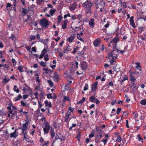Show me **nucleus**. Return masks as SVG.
<instances>
[{
  "label": "nucleus",
  "instance_id": "a878e982",
  "mask_svg": "<svg viewBox=\"0 0 146 146\" xmlns=\"http://www.w3.org/2000/svg\"><path fill=\"white\" fill-rule=\"evenodd\" d=\"M13 90L15 92L17 93H18L19 92V90L17 88V86L16 85H15L14 86Z\"/></svg>",
  "mask_w": 146,
  "mask_h": 146
},
{
  "label": "nucleus",
  "instance_id": "7ed1b4c3",
  "mask_svg": "<svg viewBox=\"0 0 146 146\" xmlns=\"http://www.w3.org/2000/svg\"><path fill=\"white\" fill-rule=\"evenodd\" d=\"M39 24L42 27L47 28L48 26L49 25L50 23L46 19L44 18L40 21Z\"/></svg>",
  "mask_w": 146,
  "mask_h": 146
},
{
  "label": "nucleus",
  "instance_id": "e433bc0d",
  "mask_svg": "<svg viewBox=\"0 0 146 146\" xmlns=\"http://www.w3.org/2000/svg\"><path fill=\"white\" fill-rule=\"evenodd\" d=\"M40 64L41 66H42L44 68L46 67V63L42 61H41L40 62Z\"/></svg>",
  "mask_w": 146,
  "mask_h": 146
},
{
  "label": "nucleus",
  "instance_id": "e2e57ef3",
  "mask_svg": "<svg viewBox=\"0 0 146 146\" xmlns=\"http://www.w3.org/2000/svg\"><path fill=\"white\" fill-rule=\"evenodd\" d=\"M47 98L48 99L52 98V94H47Z\"/></svg>",
  "mask_w": 146,
  "mask_h": 146
},
{
  "label": "nucleus",
  "instance_id": "c85d7f7f",
  "mask_svg": "<svg viewBox=\"0 0 146 146\" xmlns=\"http://www.w3.org/2000/svg\"><path fill=\"white\" fill-rule=\"evenodd\" d=\"M10 38L13 40H16V36L14 34H12Z\"/></svg>",
  "mask_w": 146,
  "mask_h": 146
},
{
  "label": "nucleus",
  "instance_id": "bf43d9fd",
  "mask_svg": "<svg viewBox=\"0 0 146 146\" xmlns=\"http://www.w3.org/2000/svg\"><path fill=\"white\" fill-rule=\"evenodd\" d=\"M108 140V139H104L102 140L101 142H103L104 144L105 145L106 144Z\"/></svg>",
  "mask_w": 146,
  "mask_h": 146
},
{
  "label": "nucleus",
  "instance_id": "6e6d98bb",
  "mask_svg": "<svg viewBox=\"0 0 146 146\" xmlns=\"http://www.w3.org/2000/svg\"><path fill=\"white\" fill-rule=\"evenodd\" d=\"M144 41H143V40H142L141 39V40H138L137 41V42H140V44H142L143 45H145V43L144 42Z\"/></svg>",
  "mask_w": 146,
  "mask_h": 146
},
{
  "label": "nucleus",
  "instance_id": "dca6fc26",
  "mask_svg": "<svg viewBox=\"0 0 146 146\" xmlns=\"http://www.w3.org/2000/svg\"><path fill=\"white\" fill-rule=\"evenodd\" d=\"M138 37H139V36H138ZM141 38L142 40H143L145 42H146V31H145L143 35L140 37Z\"/></svg>",
  "mask_w": 146,
  "mask_h": 146
},
{
  "label": "nucleus",
  "instance_id": "603ef678",
  "mask_svg": "<svg viewBox=\"0 0 146 146\" xmlns=\"http://www.w3.org/2000/svg\"><path fill=\"white\" fill-rule=\"evenodd\" d=\"M70 101L69 98L68 97L65 96L64 97V101Z\"/></svg>",
  "mask_w": 146,
  "mask_h": 146
},
{
  "label": "nucleus",
  "instance_id": "f704fd0d",
  "mask_svg": "<svg viewBox=\"0 0 146 146\" xmlns=\"http://www.w3.org/2000/svg\"><path fill=\"white\" fill-rule=\"evenodd\" d=\"M140 103L143 105H146V100L145 99L141 100L140 102Z\"/></svg>",
  "mask_w": 146,
  "mask_h": 146
},
{
  "label": "nucleus",
  "instance_id": "20e7f679",
  "mask_svg": "<svg viewBox=\"0 0 146 146\" xmlns=\"http://www.w3.org/2000/svg\"><path fill=\"white\" fill-rule=\"evenodd\" d=\"M70 65V67H71V70L72 71H74L78 68V63L76 61H75L74 62H71Z\"/></svg>",
  "mask_w": 146,
  "mask_h": 146
},
{
  "label": "nucleus",
  "instance_id": "cd10ccee",
  "mask_svg": "<svg viewBox=\"0 0 146 146\" xmlns=\"http://www.w3.org/2000/svg\"><path fill=\"white\" fill-rule=\"evenodd\" d=\"M22 98V96L21 94H19L18 96L15 98L14 101L16 102L19 100L20 98Z\"/></svg>",
  "mask_w": 146,
  "mask_h": 146
},
{
  "label": "nucleus",
  "instance_id": "1a4fd4ad",
  "mask_svg": "<svg viewBox=\"0 0 146 146\" xmlns=\"http://www.w3.org/2000/svg\"><path fill=\"white\" fill-rule=\"evenodd\" d=\"M76 35L75 33H74L70 34V37L67 39V41L70 43H71L73 42V40L75 38Z\"/></svg>",
  "mask_w": 146,
  "mask_h": 146
},
{
  "label": "nucleus",
  "instance_id": "423d86ee",
  "mask_svg": "<svg viewBox=\"0 0 146 146\" xmlns=\"http://www.w3.org/2000/svg\"><path fill=\"white\" fill-rule=\"evenodd\" d=\"M90 101L92 102L96 103L97 105H98L100 103V101L99 100L96 98L94 96H92L89 98Z\"/></svg>",
  "mask_w": 146,
  "mask_h": 146
},
{
  "label": "nucleus",
  "instance_id": "bb28decb",
  "mask_svg": "<svg viewBox=\"0 0 146 146\" xmlns=\"http://www.w3.org/2000/svg\"><path fill=\"white\" fill-rule=\"evenodd\" d=\"M57 19L58 23H60L62 21V17L61 15H60L58 17Z\"/></svg>",
  "mask_w": 146,
  "mask_h": 146
},
{
  "label": "nucleus",
  "instance_id": "8fccbe9b",
  "mask_svg": "<svg viewBox=\"0 0 146 146\" xmlns=\"http://www.w3.org/2000/svg\"><path fill=\"white\" fill-rule=\"evenodd\" d=\"M53 126L54 128L56 129L57 128L58 126V124L56 121H54L53 123Z\"/></svg>",
  "mask_w": 146,
  "mask_h": 146
},
{
  "label": "nucleus",
  "instance_id": "2eb2a0df",
  "mask_svg": "<svg viewBox=\"0 0 146 146\" xmlns=\"http://www.w3.org/2000/svg\"><path fill=\"white\" fill-rule=\"evenodd\" d=\"M134 17L133 16H131L130 19V22L131 25L133 27H135V24L133 20Z\"/></svg>",
  "mask_w": 146,
  "mask_h": 146
},
{
  "label": "nucleus",
  "instance_id": "c9c22d12",
  "mask_svg": "<svg viewBox=\"0 0 146 146\" xmlns=\"http://www.w3.org/2000/svg\"><path fill=\"white\" fill-rule=\"evenodd\" d=\"M3 69L5 70V68L7 70L9 69V66L8 64H5L3 65Z\"/></svg>",
  "mask_w": 146,
  "mask_h": 146
},
{
  "label": "nucleus",
  "instance_id": "a211bd4d",
  "mask_svg": "<svg viewBox=\"0 0 146 146\" xmlns=\"http://www.w3.org/2000/svg\"><path fill=\"white\" fill-rule=\"evenodd\" d=\"M19 129H15V131L13 133H11L10 137L11 138H16L18 136V135L16 133V130H18Z\"/></svg>",
  "mask_w": 146,
  "mask_h": 146
},
{
  "label": "nucleus",
  "instance_id": "f257e3e1",
  "mask_svg": "<svg viewBox=\"0 0 146 146\" xmlns=\"http://www.w3.org/2000/svg\"><path fill=\"white\" fill-rule=\"evenodd\" d=\"M117 44H113V50L111 51V52L108 54V58L110 60V62L111 65L114 64V62H115V59L117 58V55L116 54H114V52L116 50H118L116 48Z\"/></svg>",
  "mask_w": 146,
  "mask_h": 146
},
{
  "label": "nucleus",
  "instance_id": "412c9836",
  "mask_svg": "<svg viewBox=\"0 0 146 146\" xmlns=\"http://www.w3.org/2000/svg\"><path fill=\"white\" fill-rule=\"evenodd\" d=\"M119 38L118 37H115L111 41V42L113 44H117V43L119 41Z\"/></svg>",
  "mask_w": 146,
  "mask_h": 146
},
{
  "label": "nucleus",
  "instance_id": "9b49d317",
  "mask_svg": "<svg viewBox=\"0 0 146 146\" xmlns=\"http://www.w3.org/2000/svg\"><path fill=\"white\" fill-rule=\"evenodd\" d=\"M77 7V5L76 3L74 2L70 6L69 8L71 11H73Z\"/></svg>",
  "mask_w": 146,
  "mask_h": 146
},
{
  "label": "nucleus",
  "instance_id": "7c9ffc66",
  "mask_svg": "<svg viewBox=\"0 0 146 146\" xmlns=\"http://www.w3.org/2000/svg\"><path fill=\"white\" fill-rule=\"evenodd\" d=\"M71 49L70 48V46H68L67 48L64 50V52L65 53H67L68 51H70Z\"/></svg>",
  "mask_w": 146,
  "mask_h": 146
},
{
  "label": "nucleus",
  "instance_id": "393cba45",
  "mask_svg": "<svg viewBox=\"0 0 146 146\" xmlns=\"http://www.w3.org/2000/svg\"><path fill=\"white\" fill-rule=\"evenodd\" d=\"M121 4H122L121 6L125 8H126L127 6V2H122L121 1Z\"/></svg>",
  "mask_w": 146,
  "mask_h": 146
},
{
  "label": "nucleus",
  "instance_id": "49530a36",
  "mask_svg": "<svg viewBox=\"0 0 146 146\" xmlns=\"http://www.w3.org/2000/svg\"><path fill=\"white\" fill-rule=\"evenodd\" d=\"M116 141L121 142V138L120 136L118 135L117 137Z\"/></svg>",
  "mask_w": 146,
  "mask_h": 146
},
{
  "label": "nucleus",
  "instance_id": "4d7b16f0",
  "mask_svg": "<svg viewBox=\"0 0 146 146\" xmlns=\"http://www.w3.org/2000/svg\"><path fill=\"white\" fill-rule=\"evenodd\" d=\"M68 17H71V15H70V13H68V14H65V15H64V19H66Z\"/></svg>",
  "mask_w": 146,
  "mask_h": 146
},
{
  "label": "nucleus",
  "instance_id": "39448f33",
  "mask_svg": "<svg viewBox=\"0 0 146 146\" xmlns=\"http://www.w3.org/2000/svg\"><path fill=\"white\" fill-rule=\"evenodd\" d=\"M98 83L97 81H96L91 86V89L90 92V93H92L96 91L97 88V85Z\"/></svg>",
  "mask_w": 146,
  "mask_h": 146
},
{
  "label": "nucleus",
  "instance_id": "864d4df0",
  "mask_svg": "<svg viewBox=\"0 0 146 146\" xmlns=\"http://www.w3.org/2000/svg\"><path fill=\"white\" fill-rule=\"evenodd\" d=\"M12 104L11 103H10L9 104V106L7 108V109L9 110V111H12L11 109V107Z\"/></svg>",
  "mask_w": 146,
  "mask_h": 146
},
{
  "label": "nucleus",
  "instance_id": "f3484780",
  "mask_svg": "<svg viewBox=\"0 0 146 146\" xmlns=\"http://www.w3.org/2000/svg\"><path fill=\"white\" fill-rule=\"evenodd\" d=\"M50 134V135L51 137L52 138H53L55 135V132L54 129L53 127H51V128Z\"/></svg>",
  "mask_w": 146,
  "mask_h": 146
},
{
  "label": "nucleus",
  "instance_id": "5701e85b",
  "mask_svg": "<svg viewBox=\"0 0 146 146\" xmlns=\"http://www.w3.org/2000/svg\"><path fill=\"white\" fill-rule=\"evenodd\" d=\"M44 103L45 104V106L49 107L51 108L52 107V104L50 102H48V101L46 100L44 102Z\"/></svg>",
  "mask_w": 146,
  "mask_h": 146
},
{
  "label": "nucleus",
  "instance_id": "79ce46f5",
  "mask_svg": "<svg viewBox=\"0 0 146 146\" xmlns=\"http://www.w3.org/2000/svg\"><path fill=\"white\" fill-rule=\"evenodd\" d=\"M48 82V83L51 87H52L53 86V82L50 80H49L47 81Z\"/></svg>",
  "mask_w": 146,
  "mask_h": 146
},
{
  "label": "nucleus",
  "instance_id": "2f4dec72",
  "mask_svg": "<svg viewBox=\"0 0 146 146\" xmlns=\"http://www.w3.org/2000/svg\"><path fill=\"white\" fill-rule=\"evenodd\" d=\"M100 139H101L100 138L98 137L97 136V135L96 136L95 138V143H98L99 142L100 140Z\"/></svg>",
  "mask_w": 146,
  "mask_h": 146
},
{
  "label": "nucleus",
  "instance_id": "de8ad7c7",
  "mask_svg": "<svg viewBox=\"0 0 146 146\" xmlns=\"http://www.w3.org/2000/svg\"><path fill=\"white\" fill-rule=\"evenodd\" d=\"M100 51H99L98 52H100V51H103L104 50V46L102 45L100 46V48L99 49Z\"/></svg>",
  "mask_w": 146,
  "mask_h": 146
},
{
  "label": "nucleus",
  "instance_id": "72a5a7b5",
  "mask_svg": "<svg viewBox=\"0 0 146 146\" xmlns=\"http://www.w3.org/2000/svg\"><path fill=\"white\" fill-rule=\"evenodd\" d=\"M122 82H124V81L125 80H128V77L125 75H124V76H123L122 77Z\"/></svg>",
  "mask_w": 146,
  "mask_h": 146
},
{
  "label": "nucleus",
  "instance_id": "680f3d73",
  "mask_svg": "<svg viewBox=\"0 0 146 146\" xmlns=\"http://www.w3.org/2000/svg\"><path fill=\"white\" fill-rule=\"evenodd\" d=\"M44 56V60L46 61H48L49 59V58H48V54L45 55V56Z\"/></svg>",
  "mask_w": 146,
  "mask_h": 146
},
{
  "label": "nucleus",
  "instance_id": "69168bd1",
  "mask_svg": "<svg viewBox=\"0 0 146 146\" xmlns=\"http://www.w3.org/2000/svg\"><path fill=\"white\" fill-rule=\"evenodd\" d=\"M108 85L110 86L113 87L114 86V84L112 81H111L109 82L108 84Z\"/></svg>",
  "mask_w": 146,
  "mask_h": 146
},
{
  "label": "nucleus",
  "instance_id": "a18cd8bd",
  "mask_svg": "<svg viewBox=\"0 0 146 146\" xmlns=\"http://www.w3.org/2000/svg\"><path fill=\"white\" fill-rule=\"evenodd\" d=\"M88 85L87 83H86L84 87V91L87 90L88 89Z\"/></svg>",
  "mask_w": 146,
  "mask_h": 146
},
{
  "label": "nucleus",
  "instance_id": "37998d69",
  "mask_svg": "<svg viewBox=\"0 0 146 146\" xmlns=\"http://www.w3.org/2000/svg\"><path fill=\"white\" fill-rule=\"evenodd\" d=\"M55 11L56 10L55 9H51L50 10V15L51 16H53L54 14L55 13Z\"/></svg>",
  "mask_w": 146,
  "mask_h": 146
},
{
  "label": "nucleus",
  "instance_id": "6ab92c4d",
  "mask_svg": "<svg viewBox=\"0 0 146 146\" xmlns=\"http://www.w3.org/2000/svg\"><path fill=\"white\" fill-rule=\"evenodd\" d=\"M100 40L96 39L94 42V46L96 47L100 45Z\"/></svg>",
  "mask_w": 146,
  "mask_h": 146
},
{
  "label": "nucleus",
  "instance_id": "3c124183",
  "mask_svg": "<svg viewBox=\"0 0 146 146\" xmlns=\"http://www.w3.org/2000/svg\"><path fill=\"white\" fill-rule=\"evenodd\" d=\"M100 6H104L105 5V3L103 1H101L98 4Z\"/></svg>",
  "mask_w": 146,
  "mask_h": 146
},
{
  "label": "nucleus",
  "instance_id": "a19ab883",
  "mask_svg": "<svg viewBox=\"0 0 146 146\" xmlns=\"http://www.w3.org/2000/svg\"><path fill=\"white\" fill-rule=\"evenodd\" d=\"M17 68L19 70V71L21 72H23V71L22 70L23 66H19Z\"/></svg>",
  "mask_w": 146,
  "mask_h": 146
},
{
  "label": "nucleus",
  "instance_id": "338daca9",
  "mask_svg": "<svg viewBox=\"0 0 146 146\" xmlns=\"http://www.w3.org/2000/svg\"><path fill=\"white\" fill-rule=\"evenodd\" d=\"M71 19L72 20H75L76 19V17L75 15H72L71 16Z\"/></svg>",
  "mask_w": 146,
  "mask_h": 146
},
{
  "label": "nucleus",
  "instance_id": "f8f14e48",
  "mask_svg": "<svg viewBox=\"0 0 146 146\" xmlns=\"http://www.w3.org/2000/svg\"><path fill=\"white\" fill-rule=\"evenodd\" d=\"M9 113L12 115L11 116V119H13L15 116L17 115V111L16 110L13 111V110L9 111Z\"/></svg>",
  "mask_w": 146,
  "mask_h": 146
},
{
  "label": "nucleus",
  "instance_id": "9d476101",
  "mask_svg": "<svg viewBox=\"0 0 146 146\" xmlns=\"http://www.w3.org/2000/svg\"><path fill=\"white\" fill-rule=\"evenodd\" d=\"M129 73H130V81L131 82H135V81L136 79L135 77V76L136 74L134 72H132L131 70L129 71Z\"/></svg>",
  "mask_w": 146,
  "mask_h": 146
},
{
  "label": "nucleus",
  "instance_id": "0eeeda50",
  "mask_svg": "<svg viewBox=\"0 0 146 146\" xmlns=\"http://www.w3.org/2000/svg\"><path fill=\"white\" fill-rule=\"evenodd\" d=\"M50 125L48 124L47 121L46 123L45 127L43 128V131L44 132V134H47L48 133L49 130L50 129Z\"/></svg>",
  "mask_w": 146,
  "mask_h": 146
},
{
  "label": "nucleus",
  "instance_id": "13d9d810",
  "mask_svg": "<svg viewBox=\"0 0 146 146\" xmlns=\"http://www.w3.org/2000/svg\"><path fill=\"white\" fill-rule=\"evenodd\" d=\"M34 94L35 96V98H32V100H33V99H34L35 98H36L37 99H38V92H36V93H35Z\"/></svg>",
  "mask_w": 146,
  "mask_h": 146
},
{
  "label": "nucleus",
  "instance_id": "4c0bfd02",
  "mask_svg": "<svg viewBox=\"0 0 146 146\" xmlns=\"http://www.w3.org/2000/svg\"><path fill=\"white\" fill-rule=\"evenodd\" d=\"M57 72H55L54 73V78L55 80H58L59 79V76L58 75H56Z\"/></svg>",
  "mask_w": 146,
  "mask_h": 146
},
{
  "label": "nucleus",
  "instance_id": "5fc2aeb1",
  "mask_svg": "<svg viewBox=\"0 0 146 146\" xmlns=\"http://www.w3.org/2000/svg\"><path fill=\"white\" fill-rule=\"evenodd\" d=\"M137 137L138 138V141H142V142H143V139L141 137L140 135L139 134H138L137 135Z\"/></svg>",
  "mask_w": 146,
  "mask_h": 146
},
{
  "label": "nucleus",
  "instance_id": "6e6552de",
  "mask_svg": "<svg viewBox=\"0 0 146 146\" xmlns=\"http://www.w3.org/2000/svg\"><path fill=\"white\" fill-rule=\"evenodd\" d=\"M80 68L83 70H86L88 66V65L87 62L83 61L80 64Z\"/></svg>",
  "mask_w": 146,
  "mask_h": 146
},
{
  "label": "nucleus",
  "instance_id": "ddd939ff",
  "mask_svg": "<svg viewBox=\"0 0 146 146\" xmlns=\"http://www.w3.org/2000/svg\"><path fill=\"white\" fill-rule=\"evenodd\" d=\"M29 121H27L23 125V128L21 129V128H19V129H22V131H25L27 129V127L29 125Z\"/></svg>",
  "mask_w": 146,
  "mask_h": 146
},
{
  "label": "nucleus",
  "instance_id": "4468645a",
  "mask_svg": "<svg viewBox=\"0 0 146 146\" xmlns=\"http://www.w3.org/2000/svg\"><path fill=\"white\" fill-rule=\"evenodd\" d=\"M68 22L67 19L65 20L62 23V28L64 29H65L67 27V25Z\"/></svg>",
  "mask_w": 146,
  "mask_h": 146
},
{
  "label": "nucleus",
  "instance_id": "b1692460",
  "mask_svg": "<svg viewBox=\"0 0 146 146\" xmlns=\"http://www.w3.org/2000/svg\"><path fill=\"white\" fill-rule=\"evenodd\" d=\"M135 64L136 65L135 66V68L137 69H138L139 70H141V67L140 66V64L139 62H136Z\"/></svg>",
  "mask_w": 146,
  "mask_h": 146
},
{
  "label": "nucleus",
  "instance_id": "aec40b11",
  "mask_svg": "<svg viewBox=\"0 0 146 146\" xmlns=\"http://www.w3.org/2000/svg\"><path fill=\"white\" fill-rule=\"evenodd\" d=\"M28 11L25 8H22V10L21 13L23 17H24L25 16V15L27 13Z\"/></svg>",
  "mask_w": 146,
  "mask_h": 146
},
{
  "label": "nucleus",
  "instance_id": "c756f323",
  "mask_svg": "<svg viewBox=\"0 0 146 146\" xmlns=\"http://www.w3.org/2000/svg\"><path fill=\"white\" fill-rule=\"evenodd\" d=\"M86 99L84 97H83L82 99L79 101L77 104H82L85 101Z\"/></svg>",
  "mask_w": 146,
  "mask_h": 146
},
{
  "label": "nucleus",
  "instance_id": "0e129e2a",
  "mask_svg": "<svg viewBox=\"0 0 146 146\" xmlns=\"http://www.w3.org/2000/svg\"><path fill=\"white\" fill-rule=\"evenodd\" d=\"M121 110V108H117V114H118L120 113Z\"/></svg>",
  "mask_w": 146,
  "mask_h": 146
},
{
  "label": "nucleus",
  "instance_id": "09e8293b",
  "mask_svg": "<svg viewBox=\"0 0 146 146\" xmlns=\"http://www.w3.org/2000/svg\"><path fill=\"white\" fill-rule=\"evenodd\" d=\"M71 114V112L70 111H68L66 113V117H68L70 118V116Z\"/></svg>",
  "mask_w": 146,
  "mask_h": 146
},
{
  "label": "nucleus",
  "instance_id": "58836bf2",
  "mask_svg": "<svg viewBox=\"0 0 146 146\" xmlns=\"http://www.w3.org/2000/svg\"><path fill=\"white\" fill-rule=\"evenodd\" d=\"M125 96L126 99V100L125 101L126 102L128 103H129V101H130V99L129 98L128 95H125Z\"/></svg>",
  "mask_w": 146,
  "mask_h": 146
},
{
  "label": "nucleus",
  "instance_id": "c03bdc74",
  "mask_svg": "<svg viewBox=\"0 0 146 146\" xmlns=\"http://www.w3.org/2000/svg\"><path fill=\"white\" fill-rule=\"evenodd\" d=\"M47 51V50L46 48H44L43 50L42 51L41 53L44 55V54L46 53Z\"/></svg>",
  "mask_w": 146,
  "mask_h": 146
},
{
  "label": "nucleus",
  "instance_id": "4be33fe9",
  "mask_svg": "<svg viewBox=\"0 0 146 146\" xmlns=\"http://www.w3.org/2000/svg\"><path fill=\"white\" fill-rule=\"evenodd\" d=\"M94 19H91L89 22V24L90 25L91 27H94Z\"/></svg>",
  "mask_w": 146,
  "mask_h": 146
},
{
  "label": "nucleus",
  "instance_id": "774afa93",
  "mask_svg": "<svg viewBox=\"0 0 146 146\" xmlns=\"http://www.w3.org/2000/svg\"><path fill=\"white\" fill-rule=\"evenodd\" d=\"M137 5H138V7L139 8H140L141 7H142L143 6L142 3L141 2H140L139 3H138L137 4Z\"/></svg>",
  "mask_w": 146,
  "mask_h": 146
},
{
  "label": "nucleus",
  "instance_id": "473e14b6",
  "mask_svg": "<svg viewBox=\"0 0 146 146\" xmlns=\"http://www.w3.org/2000/svg\"><path fill=\"white\" fill-rule=\"evenodd\" d=\"M38 108L37 110V111H39L40 110H39V109H40L41 108L42 106V104L41 102H40L39 100H38Z\"/></svg>",
  "mask_w": 146,
  "mask_h": 146
},
{
  "label": "nucleus",
  "instance_id": "f03ea898",
  "mask_svg": "<svg viewBox=\"0 0 146 146\" xmlns=\"http://www.w3.org/2000/svg\"><path fill=\"white\" fill-rule=\"evenodd\" d=\"M93 5V3L90 1L88 0L83 3L82 6L85 9L86 14L90 15L92 13V8Z\"/></svg>",
  "mask_w": 146,
  "mask_h": 146
},
{
  "label": "nucleus",
  "instance_id": "052dcab7",
  "mask_svg": "<svg viewBox=\"0 0 146 146\" xmlns=\"http://www.w3.org/2000/svg\"><path fill=\"white\" fill-rule=\"evenodd\" d=\"M86 48L85 46H84L83 49V50L81 52L79 51V52H80V54H84Z\"/></svg>",
  "mask_w": 146,
  "mask_h": 146
},
{
  "label": "nucleus",
  "instance_id": "ea45409f",
  "mask_svg": "<svg viewBox=\"0 0 146 146\" xmlns=\"http://www.w3.org/2000/svg\"><path fill=\"white\" fill-rule=\"evenodd\" d=\"M11 61L13 63V65L14 66H15L16 65L17 61L15 59L13 58H12L11 59Z\"/></svg>",
  "mask_w": 146,
  "mask_h": 146
}]
</instances>
